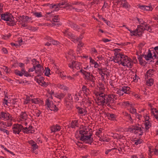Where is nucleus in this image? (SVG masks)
<instances>
[{"instance_id":"ea45409f","label":"nucleus","mask_w":158,"mask_h":158,"mask_svg":"<svg viewBox=\"0 0 158 158\" xmlns=\"http://www.w3.org/2000/svg\"><path fill=\"white\" fill-rule=\"evenodd\" d=\"M90 52L93 55H96L97 53V51L94 48H92L90 49Z\"/></svg>"},{"instance_id":"c03bdc74","label":"nucleus","mask_w":158,"mask_h":158,"mask_svg":"<svg viewBox=\"0 0 158 158\" xmlns=\"http://www.w3.org/2000/svg\"><path fill=\"white\" fill-rule=\"evenodd\" d=\"M22 130H23V131L24 133L27 134L30 133V131H29V130H28L27 127H25L24 128L23 127Z\"/></svg>"},{"instance_id":"393cba45","label":"nucleus","mask_w":158,"mask_h":158,"mask_svg":"<svg viewBox=\"0 0 158 158\" xmlns=\"http://www.w3.org/2000/svg\"><path fill=\"white\" fill-rule=\"evenodd\" d=\"M122 54H117L115 55V58L114 59V61L120 64V62H121V57H122Z\"/></svg>"},{"instance_id":"423d86ee","label":"nucleus","mask_w":158,"mask_h":158,"mask_svg":"<svg viewBox=\"0 0 158 158\" xmlns=\"http://www.w3.org/2000/svg\"><path fill=\"white\" fill-rule=\"evenodd\" d=\"M120 64L124 66L131 68L133 65V63L130 58L122 54Z\"/></svg>"},{"instance_id":"f8f14e48","label":"nucleus","mask_w":158,"mask_h":158,"mask_svg":"<svg viewBox=\"0 0 158 158\" xmlns=\"http://www.w3.org/2000/svg\"><path fill=\"white\" fill-rule=\"evenodd\" d=\"M122 105L127 108V109L130 110V112L133 114H136V110L134 108V106L129 102H122Z\"/></svg>"},{"instance_id":"f03ea898","label":"nucleus","mask_w":158,"mask_h":158,"mask_svg":"<svg viewBox=\"0 0 158 158\" xmlns=\"http://www.w3.org/2000/svg\"><path fill=\"white\" fill-rule=\"evenodd\" d=\"M130 32V35L131 36H140L144 30L148 31L149 32H151L152 30L150 26L145 23L143 25H141L140 27H138L137 28L134 30H131L128 29Z\"/></svg>"},{"instance_id":"4468645a","label":"nucleus","mask_w":158,"mask_h":158,"mask_svg":"<svg viewBox=\"0 0 158 158\" xmlns=\"http://www.w3.org/2000/svg\"><path fill=\"white\" fill-rule=\"evenodd\" d=\"M14 72L16 75L20 77H22L23 75L27 77L31 76L30 74L25 70L24 68L21 69L20 70L17 69L15 70Z\"/></svg>"},{"instance_id":"774afa93","label":"nucleus","mask_w":158,"mask_h":158,"mask_svg":"<svg viewBox=\"0 0 158 158\" xmlns=\"http://www.w3.org/2000/svg\"><path fill=\"white\" fill-rule=\"evenodd\" d=\"M94 65V66L95 68H97L99 66L98 64L96 62L95 63Z\"/></svg>"},{"instance_id":"b1692460","label":"nucleus","mask_w":158,"mask_h":158,"mask_svg":"<svg viewBox=\"0 0 158 158\" xmlns=\"http://www.w3.org/2000/svg\"><path fill=\"white\" fill-rule=\"evenodd\" d=\"M151 113L158 120V110L155 108H151Z\"/></svg>"},{"instance_id":"13d9d810","label":"nucleus","mask_w":158,"mask_h":158,"mask_svg":"<svg viewBox=\"0 0 158 158\" xmlns=\"http://www.w3.org/2000/svg\"><path fill=\"white\" fill-rule=\"evenodd\" d=\"M90 62L92 64H94L96 62L91 57H89Z\"/></svg>"},{"instance_id":"7ed1b4c3","label":"nucleus","mask_w":158,"mask_h":158,"mask_svg":"<svg viewBox=\"0 0 158 158\" xmlns=\"http://www.w3.org/2000/svg\"><path fill=\"white\" fill-rule=\"evenodd\" d=\"M80 139L81 141L85 143L91 144L93 141L92 135L89 133V134L87 132L82 130L80 131Z\"/></svg>"},{"instance_id":"6e6552de","label":"nucleus","mask_w":158,"mask_h":158,"mask_svg":"<svg viewBox=\"0 0 158 158\" xmlns=\"http://www.w3.org/2000/svg\"><path fill=\"white\" fill-rule=\"evenodd\" d=\"M128 131L131 132H134L135 134L139 133L140 135H142L145 132L142 129L141 127L140 126H132V127H130L128 129Z\"/></svg>"},{"instance_id":"f3484780","label":"nucleus","mask_w":158,"mask_h":158,"mask_svg":"<svg viewBox=\"0 0 158 158\" xmlns=\"http://www.w3.org/2000/svg\"><path fill=\"white\" fill-rule=\"evenodd\" d=\"M23 126L20 124H16L14 125L12 128L13 132L15 134H19L22 130Z\"/></svg>"},{"instance_id":"69168bd1","label":"nucleus","mask_w":158,"mask_h":158,"mask_svg":"<svg viewBox=\"0 0 158 158\" xmlns=\"http://www.w3.org/2000/svg\"><path fill=\"white\" fill-rule=\"evenodd\" d=\"M103 41L105 43L108 42L110 41V40L107 39H103Z\"/></svg>"},{"instance_id":"3c124183","label":"nucleus","mask_w":158,"mask_h":158,"mask_svg":"<svg viewBox=\"0 0 158 158\" xmlns=\"http://www.w3.org/2000/svg\"><path fill=\"white\" fill-rule=\"evenodd\" d=\"M31 100V99L29 97H27L25 101V103L26 104H27Z\"/></svg>"},{"instance_id":"7c9ffc66","label":"nucleus","mask_w":158,"mask_h":158,"mask_svg":"<svg viewBox=\"0 0 158 158\" xmlns=\"http://www.w3.org/2000/svg\"><path fill=\"white\" fill-rule=\"evenodd\" d=\"M49 41L51 42L54 45H57L59 44V42L52 39L51 38H48Z\"/></svg>"},{"instance_id":"79ce46f5","label":"nucleus","mask_w":158,"mask_h":158,"mask_svg":"<svg viewBox=\"0 0 158 158\" xmlns=\"http://www.w3.org/2000/svg\"><path fill=\"white\" fill-rule=\"evenodd\" d=\"M59 76L61 77L63 79H64L66 77L65 74H64V72H60L59 73Z\"/></svg>"},{"instance_id":"1a4fd4ad","label":"nucleus","mask_w":158,"mask_h":158,"mask_svg":"<svg viewBox=\"0 0 158 158\" xmlns=\"http://www.w3.org/2000/svg\"><path fill=\"white\" fill-rule=\"evenodd\" d=\"M144 118L145 119L144 125L141 127L145 132H148V129L151 127V123H150L151 120L149 117L147 115L144 116Z\"/></svg>"},{"instance_id":"f704fd0d","label":"nucleus","mask_w":158,"mask_h":158,"mask_svg":"<svg viewBox=\"0 0 158 158\" xmlns=\"http://www.w3.org/2000/svg\"><path fill=\"white\" fill-rule=\"evenodd\" d=\"M137 21L139 22V23L140 24V25L138 27H140L141 25H143L145 24V23L144 21L142 19H139L138 18H137Z\"/></svg>"},{"instance_id":"aec40b11","label":"nucleus","mask_w":158,"mask_h":158,"mask_svg":"<svg viewBox=\"0 0 158 158\" xmlns=\"http://www.w3.org/2000/svg\"><path fill=\"white\" fill-rule=\"evenodd\" d=\"M78 114L80 116H85L87 113L86 110L84 109L79 107H77Z\"/></svg>"},{"instance_id":"6ab92c4d","label":"nucleus","mask_w":158,"mask_h":158,"mask_svg":"<svg viewBox=\"0 0 158 158\" xmlns=\"http://www.w3.org/2000/svg\"><path fill=\"white\" fill-rule=\"evenodd\" d=\"M35 73L39 75H41L43 74L45 71L41 66L40 64H37L35 66Z\"/></svg>"},{"instance_id":"c85d7f7f","label":"nucleus","mask_w":158,"mask_h":158,"mask_svg":"<svg viewBox=\"0 0 158 158\" xmlns=\"http://www.w3.org/2000/svg\"><path fill=\"white\" fill-rule=\"evenodd\" d=\"M147 80H146V84L147 85L149 86H152L153 84V80L152 78H146Z\"/></svg>"},{"instance_id":"338daca9","label":"nucleus","mask_w":158,"mask_h":158,"mask_svg":"<svg viewBox=\"0 0 158 158\" xmlns=\"http://www.w3.org/2000/svg\"><path fill=\"white\" fill-rule=\"evenodd\" d=\"M6 38L5 37H3V38L5 40H6L8 39L10 36V34L9 35H6Z\"/></svg>"},{"instance_id":"a878e982","label":"nucleus","mask_w":158,"mask_h":158,"mask_svg":"<svg viewBox=\"0 0 158 158\" xmlns=\"http://www.w3.org/2000/svg\"><path fill=\"white\" fill-rule=\"evenodd\" d=\"M149 154L151 156L153 154L158 155V150L156 148H149Z\"/></svg>"},{"instance_id":"6e6d98bb","label":"nucleus","mask_w":158,"mask_h":158,"mask_svg":"<svg viewBox=\"0 0 158 158\" xmlns=\"http://www.w3.org/2000/svg\"><path fill=\"white\" fill-rule=\"evenodd\" d=\"M28 130H29L30 133H33L34 132V131L33 130V128L31 126H29V127L27 128Z\"/></svg>"},{"instance_id":"dca6fc26","label":"nucleus","mask_w":158,"mask_h":158,"mask_svg":"<svg viewBox=\"0 0 158 158\" xmlns=\"http://www.w3.org/2000/svg\"><path fill=\"white\" fill-rule=\"evenodd\" d=\"M69 66L74 71H76L81 69V64L77 61H73L69 64Z\"/></svg>"},{"instance_id":"a18cd8bd","label":"nucleus","mask_w":158,"mask_h":158,"mask_svg":"<svg viewBox=\"0 0 158 158\" xmlns=\"http://www.w3.org/2000/svg\"><path fill=\"white\" fill-rule=\"evenodd\" d=\"M64 94H59L57 95L56 96V97L60 99H62L64 97Z\"/></svg>"},{"instance_id":"052dcab7","label":"nucleus","mask_w":158,"mask_h":158,"mask_svg":"<svg viewBox=\"0 0 158 158\" xmlns=\"http://www.w3.org/2000/svg\"><path fill=\"white\" fill-rule=\"evenodd\" d=\"M116 148H112L111 149H108L107 150L106 152H105V153L106 154H108L112 150H114Z\"/></svg>"},{"instance_id":"4c0bfd02","label":"nucleus","mask_w":158,"mask_h":158,"mask_svg":"<svg viewBox=\"0 0 158 158\" xmlns=\"http://www.w3.org/2000/svg\"><path fill=\"white\" fill-rule=\"evenodd\" d=\"M134 142L135 144L136 145H138L139 144L141 143L142 142V140L141 139H136L134 140Z\"/></svg>"},{"instance_id":"cd10ccee","label":"nucleus","mask_w":158,"mask_h":158,"mask_svg":"<svg viewBox=\"0 0 158 158\" xmlns=\"http://www.w3.org/2000/svg\"><path fill=\"white\" fill-rule=\"evenodd\" d=\"M57 87L59 88L64 90H67L68 89V87L64 85L63 84L61 83L58 84L57 85Z\"/></svg>"},{"instance_id":"e2e57ef3","label":"nucleus","mask_w":158,"mask_h":158,"mask_svg":"<svg viewBox=\"0 0 158 158\" xmlns=\"http://www.w3.org/2000/svg\"><path fill=\"white\" fill-rule=\"evenodd\" d=\"M19 66L21 68H24V64H23V63H19Z\"/></svg>"},{"instance_id":"412c9836","label":"nucleus","mask_w":158,"mask_h":158,"mask_svg":"<svg viewBox=\"0 0 158 158\" xmlns=\"http://www.w3.org/2000/svg\"><path fill=\"white\" fill-rule=\"evenodd\" d=\"M156 71L153 69H150L146 72L145 75V78H150L153 77L156 73Z\"/></svg>"},{"instance_id":"72a5a7b5","label":"nucleus","mask_w":158,"mask_h":158,"mask_svg":"<svg viewBox=\"0 0 158 158\" xmlns=\"http://www.w3.org/2000/svg\"><path fill=\"white\" fill-rule=\"evenodd\" d=\"M154 52L153 56L155 58L156 56V54H158V46H156L154 48Z\"/></svg>"},{"instance_id":"0eeeda50","label":"nucleus","mask_w":158,"mask_h":158,"mask_svg":"<svg viewBox=\"0 0 158 158\" xmlns=\"http://www.w3.org/2000/svg\"><path fill=\"white\" fill-rule=\"evenodd\" d=\"M1 17L2 19L10 22V23H8L9 25H13L14 24V19L11 14L8 13L2 14Z\"/></svg>"},{"instance_id":"39448f33","label":"nucleus","mask_w":158,"mask_h":158,"mask_svg":"<svg viewBox=\"0 0 158 158\" xmlns=\"http://www.w3.org/2000/svg\"><path fill=\"white\" fill-rule=\"evenodd\" d=\"M64 34L65 35L71 38L72 39V41H73L74 42L76 43L77 42H79L78 44V48H80L82 47L83 44L81 42V40L83 38V36L82 35H81L79 38H77L68 30H66L64 31Z\"/></svg>"},{"instance_id":"473e14b6","label":"nucleus","mask_w":158,"mask_h":158,"mask_svg":"<svg viewBox=\"0 0 158 158\" xmlns=\"http://www.w3.org/2000/svg\"><path fill=\"white\" fill-rule=\"evenodd\" d=\"M44 74L47 76H49V75L50 74V69L48 68H45V72Z\"/></svg>"},{"instance_id":"ddd939ff","label":"nucleus","mask_w":158,"mask_h":158,"mask_svg":"<svg viewBox=\"0 0 158 158\" xmlns=\"http://www.w3.org/2000/svg\"><path fill=\"white\" fill-rule=\"evenodd\" d=\"M19 22L23 27L27 26V23L30 21L31 19L27 16H23L19 17Z\"/></svg>"},{"instance_id":"20e7f679","label":"nucleus","mask_w":158,"mask_h":158,"mask_svg":"<svg viewBox=\"0 0 158 158\" xmlns=\"http://www.w3.org/2000/svg\"><path fill=\"white\" fill-rule=\"evenodd\" d=\"M80 72L84 75L85 79L89 82V85L91 87H94L95 85V78L94 76L90 72H87L82 69L80 70Z\"/></svg>"},{"instance_id":"bf43d9fd","label":"nucleus","mask_w":158,"mask_h":158,"mask_svg":"<svg viewBox=\"0 0 158 158\" xmlns=\"http://www.w3.org/2000/svg\"><path fill=\"white\" fill-rule=\"evenodd\" d=\"M100 73L103 74L104 75H107V74H106V70L105 69H102Z\"/></svg>"},{"instance_id":"f257e3e1","label":"nucleus","mask_w":158,"mask_h":158,"mask_svg":"<svg viewBox=\"0 0 158 158\" xmlns=\"http://www.w3.org/2000/svg\"><path fill=\"white\" fill-rule=\"evenodd\" d=\"M97 95L98 101L102 104L105 103L109 107H111L112 105V103L114 102L113 98H114V96L113 95H108L103 93H98Z\"/></svg>"},{"instance_id":"bb28decb","label":"nucleus","mask_w":158,"mask_h":158,"mask_svg":"<svg viewBox=\"0 0 158 158\" xmlns=\"http://www.w3.org/2000/svg\"><path fill=\"white\" fill-rule=\"evenodd\" d=\"M143 57H144L146 60H149L152 58L154 56H152V53L150 51H149L147 55H145Z\"/></svg>"},{"instance_id":"37998d69","label":"nucleus","mask_w":158,"mask_h":158,"mask_svg":"<svg viewBox=\"0 0 158 158\" xmlns=\"http://www.w3.org/2000/svg\"><path fill=\"white\" fill-rule=\"evenodd\" d=\"M82 91L89 94V89H88L85 86H83L82 88Z\"/></svg>"},{"instance_id":"5fc2aeb1","label":"nucleus","mask_w":158,"mask_h":158,"mask_svg":"<svg viewBox=\"0 0 158 158\" xmlns=\"http://www.w3.org/2000/svg\"><path fill=\"white\" fill-rule=\"evenodd\" d=\"M77 74L76 75H73V77H72L70 76H67V78L69 79V80H73L74 79V77L76 75H77Z\"/></svg>"},{"instance_id":"603ef678","label":"nucleus","mask_w":158,"mask_h":158,"mask_svg":"<svg viewBox=\"0 0 158 158\" xmlns=\"http://www.w3.org/2000/svg\"><path fill=\"white\" fill-rule=\"evenodd\" d=\"M138 59L141 64L143 63L142 57L141 56H138Z\"/></svg>"},{"instance_id":"4d7b16f0","label":"nucleus","mask_w":158,"mask_h":158,"mask_svg":"<svg viewBox=\"0 0 158 158\" xmlns=\"http://www.w3.org/2000/svg\"><path fill=\"white\" fill-rule=\"evenodd\" d=\"M18 45H21L23 44V40L22 39H19L18 41Z\"/></svg>"},{"instance_id":"2eb2a0df","label":"nucleus","mask_w":158,"mask_h":158,"mask_svg":"<svg viewBox=\"0 0 158 158\" xmlns=\"http://www.w3.org/2000/svg\"><path fill=\"white\" fill-rule=\"evenodd\" d=\"M46 106L47 107L48 109L51 111H56L58 110L57 108L56 107V105L53 104L52 101H50L49 100H48L47 101Z\"/></svg>"},{"instance_id":"c756f323","label":"nucleus","mask_w":158,"mask_h":158,"mask_svg":"<svg viewBox=\"0 0 158 158\" xmlns=\"http://www.w3.org/2000/svg\"><path fill=\"white\" fill-rule=\"evenodd\" d=\"M78 124L77 121V120L73 121L71 123V127L72 128H75L77 127Z\"/></svg>"},{"instance_id":"a19ab883","label":"nucleus","mask_w":158,"mask_h":158,"mask_svg":"<svg viewBox=\"0 0 158 158\" xmlns=\"http://www.w3.org/2000/svg\"><path fill=\"white\" fill-rule=\"evenodd\" d=\"M122 5L123 7L126 8H128L130 6V5H129V4L127 2H126L122 3Z\"/></svg>"},{"instance_id":"9b49d317","label":"nucleus","mask_w":158,"mask_h":158,"mask_svg":"<svg viewBox=\"0 0 158 158\" xmlns=\"http://www.w3.org/2000/svg\"><path fill=\"white\" fill-rule=\"evenodd\" d=\"M27 115L25 112H22L18 118V121L21 123L27 124Z\"/></svg>"},{"instance_id":"5701e85b","label":"nucleus","mask_w":158,"mask_h":158,"mask_svg":"<svg viewBox=\"0 0 158 158\" xmlns=\"http://www.w3.org/2000/svg\"><path fill=\"white\" fill-rule=\"evenodd\" d=\"M52 20L54 22H56L57 23H59V21L60 20V18L59 17V16L58 15H55L54 16L52 19ZM60 24V23H57L56 24L55 23H52V26H53L55 25H59Z\"/></svg>"},{"instance_id":"09e8293b","label":"nucleus","mask_w":158,"mask_h":158,"mask_svg":"<svg viewBox=\"0 0 158 158\" xmlns=\"http://www.w3.org/2000/svg\"><path fill=\"white\" fill-rule=\"evenodd\" d=\"M0 130L4 133H6L7 135H8L9 134V132L6 129L1 128H0Z\"/></svg>"},{"instance_id":"e433bc0d","label":"nucleus","mask_w":158,"mask_h":158,"mask_svg":"<svg viewBox=\"0 0 158 158\" xmlns=\"http://www.w3.org/2000/svg\"><path fill=\"white\" fill-rule=\"evenodd\" d=\"M33 14L35 15V16L38 18L41 17L42 16L41 12H36L34 13Z\"/></svg>"},{"instance_id":"de8ad7c7","label":"nucleus","mask_w":158,"mask_h":158,"mask_svg":"<svg viewBox=\"0 0 158 158\" xmlns=\"http://www.w3.org/2000/svg\"><path fill=\"white\" fill-rule=\"evenodd\" d=\"M35 113L36 116L39 117L41 113V112L37 110L35 111Z\"/></svg>"},{"instance_id":"49530a36","label":"nucleus","mask_w":158,"mask_h":158,"mask_svg":"<svg viewBox=\"0 0 158 158\" xmlns=\"http://www.w3.org/2000/svg\"><path fill=\"white\" fill-rule=\"evenodd\" d=\"M31 101L33 103L35 104H37L39 102V100L38 98L31 99Z\"/></svg>"},{"instance_id":"2f4dec72","label":"nucleus","mask_w":158,"mask_h":158,"mask_svg":"<svg viewBox=\"0 0 158 158\" xmlns=\"http://www.w3.org/2000/svg\"><path fill=\"white\" fill-rule=\"evenodd\" d=\"M107 116L110 119L114 120L115 119V115L113 114H108Z\"/></svg>"},{"instance_id":"680f3d73","label":"nucleus","mask_w":158,"mask_h":158,"mask_svg":"<svg viewBox=\"0 0 158 158\" xmlns=\"http://www.w3.org/2000/svg\"><path fill=\"white\" fill-rule=\"evenodd\" d=\"M68 99L70 101H72L73 99L72 97L71 96V95L70 94H68Z\"/></svg>"},{"instance_id":"58836bf2","label":"nucleus","mask_w":158,"mask_h":158,"mask_svg":"<svg viewBox=\"0 0 158 158\" xmlns=\"http://www.w3.org/2000/svg\"><path fill=\"white\" fill-rule=\"evenodd\" d=\"M127 116L128 117V119L129 120V122L131 123H133L134 122V120L132 118L131 115L127 114Z\"/></svg>"},{"instance_id":"c9c22d12","label":"nucleus","mask_w":158,"mask_h":158,"mask_svg":"<svg viewBox=\"0 0 158 158\" xmlns=\"http://www.w3.org/2000/svg\"><path fill=\"white\" fill-rule=\"evenodd\" d=\"M41 78V81L40 85H41L42 86L46 87L47 85V84L46 82H44L43 81V77H42Z\"/></svg>"},{"instance_id":"864d4df0","label":"nucleus","mask_w":158,"mask_h":158,"mask_svg":"<svg viewBox=\"0 0 158 158\" xmlns=\"http://www.w3.org/2000/svg\"><path fill=\"white\" fill-rule=\"evenodd\" d=\"M35 66H34L32 68H30L28 70V72H27L28 73L33 72L35 70Z\"/></svg>"},{"instance_id":"0e129e2a","label":"nucleus","mask_w":158,"mask_h":158,"mask_svg":"<svg viewBox=\"0 0 158 158\" xmlns=\"http://www.w3.org/2000/svg\"><path fill=\"white\" fill-rule=\"evenodd\" d=\"M147 8H145L147 10H148L151 11L152 10L153 8L151 6H146Z\"/></svg>"},{"instance_id":"a211bd4d","label":"nucleus","mask_w":158,"mask_h":158,"mask_svg":"<svg viewBox=\"0 0 158 158\" xmlns=\"http://www.w3.org/2000/svg\"><path fill=\"white\" fill-rule=\"evenodd\" d=\"M62 129V127L58 124L54 125L50 127L51 133H55L61 131Z\"/></svg>"},{"instance_id":"4be33fe9","label":"nucleus","mask_w":158,"mask_h":158,"mask_svg":"<svg viewBox=\"0 0 158 158\" xmlns=\"http://www.w3.org/2000/svg\"><path fill=\"white\" fill-rule=\"evenodd\" d=\"M29 143L31 146V148L33 151L37 149L38 148V146L36 143L32 140H30L28 141Z\"/></svg>"},{"instance_id":"9d476101","label":"nucleus","mask_w":158,"mask_h":158,"mask_svg":"<svg viewBox=\"0 0 158 158\" xmlns=\"http://www.w3.org/2000/svg\"><path fill=\"white\" fill-rule=\"evenodd\" d=\"M130 88L127 86H123L120 88V89L116 91V93L119 96H123L124 94H129Z\"/></svg>"},{"instance_id":"8fccbe9b","label":"nucleus","mask_w":158,"mask_h":158,"mask_svg":"<svg viewBox=\"0 0 158 158\" xmlns=\"http://www.w3.org/2000/svg\"><path fill=\"white\" fill-rule=\"evenodd\" d=\"M2 69L6 73H8L9 72L10 70L8 69L7 68L6 66L3 67Z\"/></svg>"}]
</instances>
